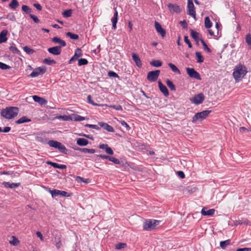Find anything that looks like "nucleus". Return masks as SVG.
<instances>
[{"label": "nucleus", "instance_id": "14", "mask_svg": "<svg viewBox=\"0 0 251 251\" xmlns=\"http://www.w3.org/2000/svg\"><path fill=\"white\" fill-rule=\"evenodd\" d=\"M158 83L160 91L164 94L165 97H168L169 95V93L167 87L164 85L160 81H159Z\"/></svg>", "mask_w": 251, "mask_h": 251}, {"label": "nucleus", "instance_id": "11", "mask_svg": "<svg viewBox=\"0 0 251 251\" xmlns=\"http://www.w3.org/2000/svg\"><path fill=\"white\" fill-rule=\"evenodd\" d=\"M167 7L171 13L176 12L178 13L180 12V8L179 6L176 4L169 3L167 4Z\"/></svg>", "mask_w": 251, "mask_h": 251}, {"label": "nucleus", "instance_id": "52", "mask_svg": "<svg viewBox=\"0 0 251 251\" xmlns=\"http://www.w3.org/2000/svg\"><path fill=\"white\" fill-rule=\"evenodd\" d=\"M86 127H89L95 129L96 130H100V128L99 127L98 125H90V124H86L85 126Z\"/></svg>", "mask_w": 251, "mask_h": 251}, {"label": "nucleus", "instance_id": "39", "mask_svg": "<svg viewBox=\"0 0 251 251\" xmlns=\"http://www.w3.org/2000/svg\"><path fill=\"white\" fill-rule=\"evenodd\" d=\"M22 9L23 11H24L26 14H31V13L32 12L31 8H29L27 5H23L22 6Z\"/></svg>", "mask_w": 251, "mask_h": 251}, {"label": "nucleus", "instance_id": "21", "mask_svg": "<svg viewBox=\"0 0 251 251\" xmlns=\"http://www.w3.org/2000/svg\"><path fill=\"white\" fill-rule=\"evenodd\" d=\"M132 57L136 65L139 68L141 67L142 64L139 56L135 53H133L132 54Z\"/></svg>", "mask_w": 251, "mask_h": 251}, {"label": "nucleus", "instance_id": "5", "mask_svg": "<svg viewBox=\"0 0 251 251\" xmlns=\"http://www.w3.org/2000/svg\"><path fill=\"white\" fill-rule=\"evenodd\" d=\"M211 113V110H204L200 112H198L193 117L192 122L193 123H196L198 121H202L206 119Z\"/></svg>", "mask_w": 251, "mask_h": 251}, {"label": "nucleus", "instance_id": "40", "mask_svg": "<svg viewBox=\"0 0 251 251\" xmlns=\"http://www.w3.org/2000/svg\"><path fill=\"white\" fill-rule=\"evenodd\" d=\"M151 65L155 67H159L162 65V62L160 60H153L150 62Z\"/></svg>", "mask_w": 251, "mask_h": 251}, {"label": "nucleus", "instance_id": "23", "mask_svg": "<svg viewBox=\"0 0 251 251\" xmlns=\"http://www.w3.org/2000/svg\"><path fill=\"white\" fill-rule=\"evenodd\" d=\"M47 164L48 165H50L54 168L59 169H64L67 168L66 165L64 164H59L56 163L52 162L51 161H48Z\"/></svg>", "mask_w": 251, "mask_h": 251}, {"label": "nucleus", "instance_id": "27", "mask_svg": "<svg viewBox=\"0 0 251 251\" xmlns=\"http://www.w3.org/2000/svg\"><path fill=\"white\" fill-rule=\"evenodd\" d=\"M20 4L17 0H12L11 2L9 4L10 8L15 10L19 6Z\"/></svg>", "mask_w": 251, "mask_h": 251}, {"label": "nucleus", "instance_id": "49", "mask_svg": "<svg viewBox=\"0 0 251 251\" xmlns=\"http://www.w3.org/2000/svg\"><path fill=\"white\" fill-rule=\"evenodd\" d=\"M87 102L90 103V104H91L92 105H94V106H98V105H99V104H98L96 103H95L93 101V100L92 99V97H91V96L90 95H89L87 96Z\"/></svg>", "mask_w": 251, "mask_h": 251}, {"label": "nucleus", "instance_id": "13", "mask_svg": "<svg viewBox=\"0 0 251 251\" xmlns=\"http://www.w3.org/2000/svg\"><path fill=\"white\" fill-rule=\"evenodd\" d=\"M48 51L50 53L55 55H59L61 52V48L58 46H55L50 48L48 49Z\"/></svg>", "mask_w": 251, "mask_h": 251}, {"label": "nucleus", "instance_id": "45", "mask_svg": "<svg viewBox=\"0 0 251 251\" xmlns=\"http://www.w3.org/2000/svg\"><path fill=\"white\" fill-rule=\"evenodd\" d=\"M88 62L87 60L85 58H81L78 60V65L81 66L82 65H87Z\"/></svg>", "mask_w": 251, "mask_h": 251}, {"label": "nucleus", "instance_id": "63", "mask_svg": "<svg viewBox=\"0 0 251 251\" xmlns=\"http://www.w3.org/2000/svg\"><path fill=\"white\" fill-rule=\"evenodd\" d=\"M236 251H251V248H239Z\"/></svg>", "mask_w": 251, "mask_h": 251}, {"label": "nucleus", "instance_id": "29", "mask_svg": "<svg viewBox=\"0 0 251 251\" xmlns=\"http://www.w3.org/2000/svg\"><path fill=\"white\" fill-rule=\"evenodd\" d=\"M48 191L51 194L52 198H55L57 196H60V190L57 189L51 190L50 188H49Z\"/></svg>", "mask_w": 251, "mask_h": 251}, {"label": "nucleus", "instance_id": "2", "mask_svg": "<svg viewBox=\"0 0 251 251\" xmlns=\"http://www.w3.org/2000/svg\"><path fill=\"white\" fill-rule=\"evenodd\" d=\"M247 68L245 66L239 64L234 69L233 76L236 80H241L247 73Z\"/></svg>", "mask_w": 251, "mask_h": 251}, {"label": "nucleus", "instance_id": "36", "mask_svg": "<svg viewBox=\"0 0 251 251\" xmlns=\"http://www.w3.org/2000/svg\"><path fill=\"white\" fill-rule=\"evenodd\" d=\"M168 66L170 67V68L174 72L177 73L178 74H180L179 70L174 64L172 63H169L168 64Z\"/></svg>", "mask_w": 251, "mask_h": 251}, {"label": "nucleus", "instance_id": "12", "mask_svg": "<svg viewBox=\"0 0 251 251\" xmlns=\"http://www.w3.org/2000/svg\"><path fill=\"white\" fill-rule=\"evenodd\" d=\"M154 25L157 32L159 33L162 37H165L166 35V31L163 29L161 25L157 22H155Z\"/></svg>", "mask_w": 251, "mask_h": 251}, {"label": "nucleus", "instance_id": "41", "mask_svg": "<svg viewBox=\"0 0 251 251\" xmlns=\"http://www.w3.org/2000/svg\"><path fill=\"white\" fill-rule=\"evenodd\" d=\"M200 41H201V43L203 47V49L204 50L206 51L207 52H209V53H210L211 52V50L208 47L207 44H206V43L204 42V41L202 39H200Z\"/></svg>", "mask_w": 251, "mask_h": 251}, {"label": "nucleus", "instance_id": "7", "mask_svg": "<svg viewBox=\"0 0 251 251\" xmlns=\"http://www.w3.org/2000/svg\"><path fill=\"white\" fill-rule=\"evenodd\" d=\"M186 72L191 78L201 80V75L194 68L187 67L186 68Z\"/></svg>", "mask_w": 251, "mask_h": 251}, {"label": "nucleus", "instance_id": "30", "mask_svg": "<svg viewBox=\"0 0 251 251\" xmlns=\"http://www.w3.org/2000/svg\"><path fill=\"white\" fill-rule=\"evenodd\" d=\"M30 120L26 118L25 116H23L16 121L17 124H21L24 123L30 122Z\"/></svg>", "mask_w": 251, "mask_h": 251}, {"label": "nucleus", "instance_id": "28", "mask_svg": "<svg viewBox=\"0 0 251 251\" xmlns=\"http://www.w3.org/2000/svg\"><path fill=\"white\" fill-rule=\"evenodd\" d=\"M190 31L191 37L198 43L199 41L200 40L199 37V33L193 29H190Z\"/></svg>", "mask_w": 251, "mask_h": 251}, {"label": "nucleus", "instance_id": "44", "mask_svg": "<svg viewBox=\"0 0 251 251\" xmlns=\"http://www.w3.org/2000/svg\"><path fill=\"white\" fill-rule=\"evenodd\" d=\"M9 50L13 53L20 54V51L16 47L15 45L9 47Z\"/></svg>", "mask_w": 251, "mask_h": 251}, {"label": "nucleus", "instance_id": "20", "mask_svg": "<svg viewBox=\"0 0 251 251\" xmlns=\"http://www.w3.org/2000/svg\"><path fill=\"white\" fill-rule=\"evenodd\" d=\"M75 150L78 151H81L83 153H94L95 152V150L92 149H87V148H80L79 147H75L74 148Z\"/></svg>", "mask_w": 251, "mask_h": 251}, {"label": "nucleus", "instance_id": "19", "mask_svg": "<svg viewBox=\"0 0 251 251\" xmlns=\"http://www.w3.org/2000/svg\"><path fill=\"white\" fill-rule=\"evenodd\" d=\"M32 98L34 101L39 103L41 105H45L47 103V100L37 95L33 96Z\"/></svg>", "mask_w": 251, "mask_h": 251}, {"label": "nucleus", "instance_id": "54", "mask_svg": "<svg viewBox=\"0 0 251 251\" xmlns=\"http://www.w3.org/2000/svg\"><path fill=\"white\" fill-rule=\"evenodd\" d=\"M110 107L116 110L122 111L123 110L122 107L120 105H110Z\"/></svg>", "mask_w": 251, "mask_h": 251}, {"label": "nucleus", "instance_id": "31", "mask_svg": "<svg viewBox=\"0 0 251 251\" xmlns=\"http://www.w3.org/2000/svg\"><path fill=\"white\" fill-rule=\"evenodd\" d=\"M204 25L206 28H209L212 26V23L209 17H206L204 19Z\"/></svg>", "mask_w": 251, "mask_h": 251}, {"label": "nucleus", "instance_id": "3", "mask_svg": "<svg viewBox=\"0 0 251 251\" xmlns=\"http://www.w3.org/2000/svg\"><path fill=\"white\" fill-rule=\"evenodd\" d=\"M161 221L154 219H148L143 223L144 229L146 230H152L155 228Z\"/></svg>", "mask_w": 251, "mask_h": 251}, {"label": "nucleus", "instance_id": "1", "mask_svg": "<svg viewBox=\"0 0 251 251\" xmlns=\"http://www.w3.org/2000/svg\"><path fill=\"white\" fill-rule=\"evenodd\" d=\"M19 108L17 107H7L1 111V115L6 119H11L17 116Z\"/></svg>", "mask_w": 251, "mask_h": 251}, {"label": "nucleus", "instance_id": "10", "mask_svg": "<svg viewBox=\"0 0 251 251\" xmlns=\"http://www.w3.org/2000/svg\"><path fill=\"white\" fill-rule=\"evenodd\" d=\"M205 97L203 93H201L195 95L194 97L190 99V100L193 103L199 105L202 103L204 100Z\"/></svg>", "mask_w": 251, "mask_h": 251}, {"label": "nucleus", "instance_id": "60", "mask_svg": "<svg viewBox=\"0 0 251 251\" xmlns=\"http://www.w3.org/2000/svg\"><path fill=\"white\" fill-rule=\"evenodd\" d=\"M179 23L182 25L183 28H184V29L187 28V24L186 21L185 20H184L182 21H180L179 22Z\"/></svg>", "mask_w": 251, "mask_h": 251}, {"label": "nucleus", "instance_id": "22", "mask_svg": "<svg viewBox=\"0 0 251 251\" xmlns=\"http://www.w3.org/2000/svg\"><path fill=\"white\" fill-rule=\"evenodd\" d=\"M82 56V50L80 49L77 48L76 49L74 56L71 58L69 61V63H71L73 60H76L78 57Z\"/></svg>", "mask_w": 251, "mask_h": 251}, {"label": "nucleus", "instance_id": "33", "mask_svg": "<svg viewBox=\"0 0 251 251\" xmlns=\"http://www.w3.org/2000/svg\"><path fill=\"white\" fill-rule=\"evenodd\" d=\"M230 240L228 239L220 242V245L222 249H225L227 246L230 245Z\"/></svg>", "mask_w": 251, "mask_h": 251}, {"label": "nucleus", "instance_id": "8", "mask_svg": "<svg viewBox=\"0 0 251 251\" xmlns=\"http://www.w3.org/2000/svg\"><path fill=\"white\" fill-rule=\"evenodd\" d=\"M160 71V70H156L150 71L147 75V79L151 82L155 81L158 78Z\"/></svg>", "mask_w": 251, "mask_h": 251}, {"label": "nucleus", "instance_id": "64", "mask_svg": "<svg viewBox=\"0 0 251 251\" xmlns=\"http://www.w3.org/2000/svg\"><path fill=\"white\" fill-rule=\"evenodd\" d=\"M84 119H85V118L84 117H82L80 115H77L75 117V120L78 121H82L84 120Z\"/></svg>", "mask_w": 251, "mask_h": 251}, {"label": "nucleus", "instance_id": "15", "mask_svg": "<svg viewBox=\"0 0 251 251\" xmlns=\"http://www.w3.org/2000/svg\"><path fill=\"white\" fill-rule=\"evenodd\" d=\"M98 125L108 132H114V128L107 123L103 122H99Z\"/></svg>", "mask_w": 251, "mask_h": 251}, {"label": "nucleus", "instance_id": "24", "mask_svg": "<svg viewBox=\"0 0 251 251\" xmlns=\"http://www.w3.org/2000/svg\"><path fill=\"white\" fill-rule=\"evenodd\" d=\"M214 212L215 210L214 209L206 210V208H203L201 211V214L204 216H212L214 214Z\"/></svg>", "mask_w": 251, "mask_h": 251}, {"label": "nucleus", "instance_id": "32", "mask_svg": "<svg viewBox=\"0 0 251 251\" xmlns=\"http://www.w3.org/2000/svg\"><path fill=\"white\" fill-rule=\"evenodd\" d=\"M43 62L44 64H47L48 65L55 64L56 63V62L54 60L51 59L50 58H45L43 60Z\"/></svg>", "mask_w": 251, "mask_h": 251}, {"label": "nucleus", "instance_id": "16", "mask_svg": "<svg viewBox=\"0 0 251 251\" xmlns=\"http://www.w3.org/2000/svg\"><path fill=\"white\" fill-rule=\"evenodd\" d=\"M99 148L100 149L104 150L106 152V153L110 154V155H113L114 154V151L112 150V149L108 146L107 144H100L99 145Z\"/></svg>", "mask_w": 251, "mask_h": 251}, {"label": "nucleus", "instance_id": "46", "mask_svg": "<svg viewBox=\"0 0 251 251\" xmlns=\"http://www.w3.org/2000/svg\"><path fill=\"white\" fill-rule=\"evenodd\" d=\"M24 50L26 52L27 54H31L34 52V50L27 46L24 47Z\"/></svg>", "mask_w": 251, "mask_h": 251}, {"label": "nucleus", "instance_id": "42", "mask_svg": "<svg viewBox=\"0 0 251 251\" xmlns=\"http://www.w3.org/2000/svg\"><path fill=\"white\" fill-rule=\"evenodd\" d=\"M72 14V10L70 9L65 10L63 12L62 15L64 17L68 18V17H70L71 16Z\"/></svg>", "mask_w": 251, "mask_h": 251}, {"label": "nucleus", "instance_id": "9", "mask_svg": "<svg viewBox=\"0 0 251 251\" xmlns=\"http://www.w3.org/2000/svg\"><path fill=\"white\" fill-rule=\"evenodd\" d=\"M46 71V68L45 66L35 68L33 72L30 74L29 76L31 77H37L40 75H43Z\"/></svg>", "mask_w": 251, "mask_h": 251}, {"label": "nucleus", "instance_id": "6", "mask_svg": "<svg viewBox=\"0 0 251 251\" xmlns=\"http://www.w3.org/2000/svg\"><path fill=\"white\" fill-rule=\"evenodd\" d=\"M187 14L192 17L194 19H196V13L195 8L192 0H188L187 5Z\"/></svg>", "mask_w": 251, "mask_h": 251}, {"label": "nucleus", "instance_id": "59", "mask_svg": "<svg viewBox=\"0 0 251 251\" xmlns=\"http://www.w3.org/2000/svg\"><path fill=\"white\" fill-rule=\"evenodd\" d=\"M30 17L34 21V22L36 23H38L39 22V20L36 16L32 15L31 14H29Z\"/></svg>", "mask_w": 251, "mask_h": 251}, {"label": "nucleus", "instance_id": "4", "mask_svg": "<svg viewBox=\"0 0 251 251\" xmlns=\"http://www.w3.org/2000/svg\"><path fill=\"white\" fill-rule=\"evenodd\" d=\"M48 144L51 147L58 149L60 152L64 154H67V149L61 143L57 141L51 140L48 141Z\"/></svg>", "mask_w": 251, "mask_h": 251}, {"label": "nucleus", "instance_id": "62", "mask_svg": "<svg viewBox=\"0 0 251 251\" xmlns=\"http://www.w3.org/2000/svg\"><path fill=\"white\" fill-rule=\"evenodd\" d=\"M97 156L100 157V158H101L102 159H106L109 160V158H110V156H108V155H102V154H99V155H97Z\"/></svg>", "mask_w": 251, "mask_h": 251}, {"label": "nucleus", "instance_id": "17", "mask_svg": "<svg viewBox=\"0 0 251 251\" xmlns=\"http://www.w3.org/2000/svg\"><path fill=\"white\" fill-rule=\"evenodd\" d=\"M2 185L5 188L14 189L18 187L20 185V183H10L9 182L4 181L2 182Z\"/></svg>", "mask_w": 251, "mask_h": 251}, {"label": "nucleus", "instance_id": "35", "mask_svg": "<svg viewBox=\"0 0 251 251\" xmlns=\"http://www.w3.org/2000/svg\"><path fill=\"white\" fill-rule=\"evenodd\" d=\"M166 84L171 91H176V86L171 80L167 79Z\"/></svg>", "mask_w": 251, "mask_h": 251}, {"label": "nucleus", "instance_id": "25", "mask_svg": "<svg viewBox=\"0 0 251 251\" xmlns=\"http://www.w3.org/2000/svg\"><path fill=\"white\" fill-rule=\"evenodd\" d=\"M7 34V31L6 30H2L0 33V44L5 42L7 38L6 35Z\"/></svg>", "mask_w": 251, "mask_h": 251}, {"label": "nucleus", "instance_id": "51", "mask_svg": "<svg viewBox=\"0 0 251 251\" xmlns=\"http://www.w3.org/2000/svg\"><path fill=\"white\" fill-rule=\"evenodd\" d=\"M10 67L5 63L0 62V68L2 70L9 69Z\"/></svg>", "mask_w": 251, "mask_h": 251}, {"label": "nucleus", "instance_id": "37", "mask_svg": "<svg viewBox=\"0 0 251 251\" xmlns=\"http://www.w3.org/2000/svg\"><path fill=\"white\" fill-rule=\"evenodd\" d=\"M67 36L69 37L72 39L77 40L79 38L77 34L73 33L71 32H68L66 33Z\"/></svg>", "mask_w": 251, "mask_h": 251}, {"label": "nucleus", "instance_id": "47", "mask_svg": "<svg viewBox=\"0 0 251 251\" xmlns=\"http://www.w3.org/2000/svg\"><path fill=\"white\" fill-rule=\"evenodd\" d=\"M126 243H120L116 244L115 249L117 250H121L125 248L126 247Z\"/></svg>", "mask_w": 251, "mask_h": 251}, {"label": "nucleus", "instance_id": "53", "mask_svg": "<svg viewBox=\"0 0 251 251\" xmlns=\"http://www.w3.org/2000/svg\"><path fill=\"white\" fill-rule=\"evenodd\" d=\"M184 42L188 45V46L189 48H191L192 47V44L191 43L190 40L188 39V37L187 36H185L184 38Z\"/></svg>", "mask_w": 251, "mask_h": 251}, {"label": "nucleus", "instance_id": "50", "mask_svg": "<svg viewBox=\"0 0 251 251\" xmlns=\"http://www.w3.org/2000/svg\"><path fill=\"white\" fill-rule=\"evenodd\" d=\"M111 22L112 23V28L115 29L116 28V24L118 22V18L113 17L111 19Z\"/></svg>", "mask_w": 251, "mask_h": 251}, {"label": "nucleus", "instance_id": "43", "mask_svg": "<svg viewBox=\"0 0 251 251\" xmlns=\"http://www.w3.org/2000/svg\"><path fill=\"white\" fill-rule=\"evenodd\" d=\"M12 240L10 241V243L14 246H17L19 243V240L15 236H12Z\"/></svg>", "mask_w": 251, "mask_h": 251}, {"label": "nucleus", "instance_id": "57", "mask_svg": "<svg viewBox=\"0 0 251 251\" xmlns=\"http://www.w3.org/2000/svg\"><path fill=\"white\" fill-rule=\"evenodd\" d=\"M108 75L109 77H119L118 75L113 71H109L108 73Z\"/></svg>", "mask_w": 251, "mask_h": 251}, {"label": "nucleus", "instance_id": "55", "mask_svg": "<svg viewBox=\"0 0 251 251\" xmlns=\"http://www.w3.org/2000/svg\"><path fill=\"white\" fill-rule=\"evenodd\" d=\"M120 123L122 126L126 127L127 130H129L130 129V126L125 121H121Z\"/></svg>", "mask_w": 251, "mask_h": 251}, {"label": "nucleus", "instance_id": "34", "mask_svg": "<svg viewBox=\"0 0 251 251\" xmlns=\"http://www.w3.org/2000/svg\"><path fill=\"white\" fill-rule=\"evenodd\" d=\"M195 54L197 58V62L198 63H200L203 62L204 58L203 56L201 55L200 52L197 51L196 52Z\"/></svg>", "mask_w": 251, "mask_h": 251}, {"label": "nucleus", "instance_id": "56", "mask_svg": "<svg viewBox=\"0 0 251 251\" xmlns=\"http://www.w3.org/2000/svg\"><path fill=\"white\" fill-rule=\"evenodd\" d=\"M246 42L248 45H251V34H248L246 35Z\"/></svg>", "mask_w": 251, "mask_h": 251}, {"label": "nucleus", "instance_id": "18", "mask_svg": "<svg viewBox=\"0 0 251 251\" xmlns=\"http://www.w3.org/2000/svg\"><path fill=\"white\" fill-rule=\"evenodd\" d=\"M51 41L55 44H59L60 46H58V47H64L66 46V43L65 41L61 39L60 38L57 37H54L52 38Z\"/></svg>", "mask_w": 251, "mask_h": 251}, {"label": "nucleus", "instance_id": "26", "mask_svg": "<svg viewBox=\"0 0 251 251\" xmlns=\"http://www.w3.org/2000/svg\"><path fill=\"white\" fill-rule=\"evenodd\" d=\"M88 143L89 141L85 138H79L76 139V144L80 146H85Z\"/></svg>", "mask_w": 251, "mask_h": 251}, {"label": "nucleus", "instance_id": "61", "mask_svg": "<svg viewBox=\"0 0 251 251\" xmlns=\"http://www.w3.org/2000/svg\"><path fill=\"white\" fill-rule=\"evenodd\" d=\"M177 174L180 178H184L185 177V174L182 171H179L177 172Z\"/></svg>", "mask_w": 251, "mask_h": 251}, {"label": "nucleus", "instance_id": "58", "mask_svg": "<svg viewBox=\"0 0 251 251\" xmlns=\"http://www.w3.org/2000/svg\"><path fill=\"white\" fill-rule=\"evenodd\" d=\"M60 196L64 197H68L71 196V194L66 191L60 190Z\"/></svg>", "mask_w": 251, "mask_h": 251}, {"label": "nucleus", "instance_id": "48", "mask_svg": "<svg viewBox=\"0 0 251 251\" xmlns=\"http://www.w3.org/2000/svg\"><path fill=\"white\" fill-rule=\"evenodd\" d=\"M109 160L111 162H112L113 163H114L115 164H120V161L118 159H117L115 157H112V156H110V158H109Z\"/></svg>", "mask_w": 251, "mask_h": 251}, {"label": "nucleus", "instance_id": "38", "mask_svg": "<svg viewBox=\"0 0 251 251\" xmlns=\"http://www.w3.org/2000/svg\"><path fill=\"white\" fill-rule=\"evenodd\" d=\"M36 140L39 142H41L44 144H48V141L47 139L44 136H38L36 138Z\"/></svg>", "mask_w": 251, "mask_h": 251}]
</instances>
